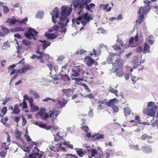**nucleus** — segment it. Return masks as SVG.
<instances>
[{
	"label": "nucleus",
	"mask_w": 158,
	"mask_h": 158,
	"mask_svg": "<svg viewBox=\"0 0 158 158\" xmlns=\"http://www.w3.org/2000/svg\"><path fill=\"white\" fill-rule=\"evenodd\" d=\"M74 90L73 89L69 88L68 89H62L61 90L63 95L67 97H70L73 94Z\"/></svg>",
	"instance_id": "9"
},
{
	"label": "nucleus",
	"mask_w": 158,
	"mask_h": 158,
	"mask_svg": "<svg viewBox=\"0 0 158 158\" xmlns=\"http://www.w3.org/2000/svg\"><path fill=\"white\" fill-rule=\"evenodd\" d=\"M151 125L154 127H157L158 129V119H156L153 123H151Z\"/></svg>",
	"instance_id": "57"
},
{
	"label": "nucleus",
	"mask_w": 158,
	"mask_h": 158,
	"mask_svg": "<svg viewBox=\"0 0 158 158\" xmlns=\"http://www.w3.org/2000/svg\"><path fill=\"white\" fill-rule=\"evenodd\" d=\"M119 69L116 68L114 70V72L116 73V75L119 77H122L124 74L123 72L122 71H118Z\"/></svg>",
	"instance_id": "19"
},
{
	"label": "nucleus",
	"mask_w": 158,
	"mask_h": 158,
	"mask_svg": "<svg viewBox=\"0 0 158 158\" xmlns=\"http://www.w3.org/2000/svg\"><path fill=\"white\" fill-rule=\"evenodd\" d=\"M22 43L26 46H28L31 45V43L30 41L23 40L22 41Z\"/></svg>",
	"instance_id": "45"
},
{
	"label": "nucleus",
	"mask_w": 158,
	"mask_h": 158,
	"mask_svg": "<svg viewBox=\"0 0 158 158\" xmlns=\"http://www.w3.org/2000/svg\"><path fill=\"white\" fill-rule=\"evenodd\" d=\"M58 24L60 25V27L63 29L62 30L60 31V32L61 33L65 32L66 30V28H64L66 26V24H65H65H64L63 23L61 22H59Z\"/></svg>",
	"instance_id": "24"
},
{
	"label": "nucleus",
	"mask_w": 158,
	"mask_h": 158,
	"mask_svg": "<svg viewBox=\"0 0 158 158\" xmlns=\"http://www.w3.org/2000/svg\"><path fill=\"white\" fill-rule=\"evenodd\" d=\"M80 0H75L73 2V5L75 9L77 8L78 7L79 10V6L81 5V4Z\"/></svg>",
	"instance_id": "28"
},
{
	"label": "nucleus",
	"mask_w": 158,
	"mask_h": 158,
	"mask_svg": "<svg viewBox=\"0 0 158 158\" xmlns=\"http://www.w3.org/2000/svg\"><path fill=\"white\" fill-rule=\"evenodd\" d=\"M142 48L141 46L138 47L136 49V51L138 52H142Z\"/></svg>",
	"instance_id": "64"
},
{
	"label": "nucleus",
	"mask_w": 158,
	"mask_h": 158,
	"mask_svg": "<svg viewBox=\"0 0 158 158\" xmlns=\"http://www.w3.org/2000/svg\"><path fill=\"white\" fill-rule=\"evenodd\" d=\"M20 112V110L17 104H15L14 106V108L11 113L15 114H18Z\"/></svg>",
	"instance_id": "21"
},
{
	"label": "nucleus",
	"mask_w": 158,
	"mask_h": 158,
	"mask_svg": "<svg viewBox=\"0 0 158 158\" xmlns=\"http://www.w3.org/2000/svg\"><path fill=\"white\" fill-rule=\"evenodd\" d=\"M49 117L50 118L52 117L56 118L59 114V111L55 109H53L52 111L50 110L49 111Z\"/></svg>",
	"instance_id": "15"
},
{
	"label": "nucleus",
	"mask_w": 158,
	"mask_h": 158,
	"mask_svg": "<svg viewBox=\"0 0 158 158\" xmlns=\"http://www.w3.org/2000/svg\"><path fill=\"white\" fill-rule=\"evenodd\" d=\"M135 116V120L138 121V122L139 123H140L141 121L140 120V116L138 115H136Z\"/></svg>",
	"instance_id": "58"
},
{
	"label": "nucleus",
	"mask_w": 158,
	"mask_h": 158,
	"mask_svg": "<svg viewBox=\"0 0 158 158\" xmlns=\"http://www.w3.org/2000/svg\"><path fill=\"white\" fill-rule=\"evenodd\" d=\"M114 103L113 102V99H110L108 101H106L105 104L109 107H111L114 105Z\"/></svg>",
	"instance_id": "32"
},
{
	"label": "nucleus",
	"mask_w": 158,
	"mask_h": 158,
	"mask_svg": "<svg viewBox=\"0 0 158 158\" xmlns=\"http://www.w3.org/2000/svg\"><path fill=\"white\" fill-rule=\"evenodd\" d=\"M65 156L66 157L64 158H78L77 156L74 155L68 154Z\"/></svg>",
	"instance_id": "50"
},
{
	"label": "nucleus",
	"mask_w": 158,
	"mask_h": 158,
	"mask_svg": "<svg viewBox=\"0 0 158 158\" xmlns=\"http://www.w3.org/2000/svg\"><path fill=\"white\" fill-rule=\"evenodd\" d=\"M150 47L148 44L146 43H145L144 47L143 50V53L146 54L148 52H150Z\"/></svg>",
	"instance_id": "18"
},
{
	"label": "nucleus",
	"mask_w": 158,
	"mask_h": 158,
	"mask_svg": "<svg viewBox=\"0 0 158 158\" xmlns=\"http://www.w3.org/2000/svg\"><path fill=\"white\" fill-rule=\"evenodd\" d=\"M17 21V20L15 19H13L9 18H8L6 20V22L8 23L10 25L14 24Z\"/></svg>",
	"instance_id": "23"
},
{
	"label": "nucleus",
	"mask_w": 158,
	"mask_h": 158,
	"mask_svg": "<svg viewBox=\"0 0 158 158\" xmlns=\"http://www.w3.org/2000/svg\"><path fill=\"white\" fill-rule=\"evenodd\" d=\"M15 30L16 32L18 31H24V29L23 28L20 27H16L15 28Z\"/></svg>",
	"instance_id": "59"
},
{
	"label": "nucleus",
	"mask_w": 158,
	"mask_h": 158,
	"mask_svg": "<svg viewBox=\"0 0 158 158\" xmlns=\"http://www.w3.org/2000/svg\"><path fill=\"white\" fill-rule=\"evenodd\" d=\"M93 18L92 17L91 14H89L88 13H85L82 15V16H79L78 18H76L72 19V22L73 24L75 23L77 25H79L80 23L79 21H81V23L82 25L85 26L91 20H93Z\"/></svg>",
	"instance_id": "1"
},
{
	"label": "nucleus",
	"mask_w": 158,
	"mask_h": 158,
	"mask_svg": "<svg viewBox=\"0 0 158 158\" xmlns=\"http://www.w3.org/2000/svg\"><path fill=\"white\" fill-rule=\"evenodd\" d=\"M105 105L106 104H98V109H100L101 110H104L107 107Z\"/></svg>",
	"instance_id": "47"
},
{
	"label": "nucleus",
	"mask_w": 158,
	"mask_h": 158,
	"mask_svg": "<svg viewBox=\"0 0 158 158\" xmlns=\"http://www.w3.org/2000/svg\"><path fill=\"white\" fill-rule=\"evenodd\" d=\"M7 153L6 151H2L0 152V156L3 158L5 157Z\"/></svg>",
	"instance_id": "53"
},
{
	"label": "nucleus",
	"mask_w": 158,
	"mask_h": 158,
	"mask_svg": "<svg viewBox=\"0 0 158 158\" xmlns=\"http://www.w3.org/2000/svg\"><path fill=\"white\" fill-rule=\"evenodd\" d=\"M7 108L6 106H5L3 107L1 110V112L3 114L2 115H3V117L4 115L7 113Z\"/></svg>",
	"instance_id": "48"
},
{
	"label": "nucleus",
	"mask_w": 158,
	"mask_h": 158,
	"mask_svg": "<svg viewBox=\"0 0 158 158\" xmlns=\"http://www.w3.org/2000/svg\"><path fill=\"white\" fill-rule=\"evenodd\" d=\"M1 119L0 122L3 124L4 125H6V124L8 120V118L7 116H6L4 118H2Z\"/></svg>",
	"instance_id": "37"
},
{
	"label": "nucleus",
	"mask_w": 158,
	"mask_h": 158,
	"mask_svg": "<svg viewBox=\"0 0 158 158\" xmlns=\"http://www.w3.org/2000/svg\"><path fill=\"white\" fill-rule=\"evenodd\" d=\"M109 91L112 93L114 94L116 96H118V91L117 90L115 89L114 88L110 87L109 88Z\"/></svg>",
	"instance_id": "38"
},
{
	"label": "nucleus",
	"mask_w": 158,
	"mask_h": 158,
	"mask_svg": "<svg viewBox=\"0 0 158 158\" xmlns=\"http://www.w3.org/2000/svg\"><path fill=\"white\" fill-rule=\"evenodd\" d=\"M52 14V22L54 23H56V20L55 19L58 18L59 16L58 9L57 7H56L53 10Z\"/></svg>",
	"instance_id": "8"
},
{
	"label": "nucleus",
	"mask_w": 158,
	"mask_h": 158,
	"mask_svg": "<svg viewBox=\"0 0 158 158\" xmlns=\"http://www.w3.org/2000/svg\"><path fill=\"white\" fill-rule=\"evenodd\" d=\"M144 17L143 15H140L138 18V19L136 21V24H141L142 20L144 19Z\"/></svg>",
	"instance_id": "33"
},
{
	"label": "nucleus",
	"mask_w": 158,
	"mask_h": 158,
	"mask_svg": "<svg viewBox=\"0 0 158 158\" xmlns=\"http://www.w3.org/2000/svg\"><path fill=\"white\" fill-rule=\"evenodd\" d=\"M29 104L31 107V110L32 111H35L39 110V107L34 104L33 102V98H31V99Z\"/></svg>",
	"instance_id": "14"
},
{
	"label": "nucleus",
	"mask_w": 158,
	"mask_h": 158,
	"mask_svg": "<svg viewBox=\"0 0 158 158\" xmlns=\"http://www.w3.org/2000/svg\"><path fill=\"white\" fill-rule=\"evenodd\" d=\"M76 152L78 155L81 157H82L85 155V153L83 152L82 148H77L76 150Z\"/></svg>",
	"instance_id": "22"
},
{
	"label": "nucleus",
	"mask_w": 158,
	"mask_h": 158,
	"mask_svg": "<svg viewBox=\"0 0 158 158\" xmlns=\"http://www.w3.org/2000/svg\"><path fill=\"white\" fill-rule=\"evenodd\" d=\"M45 35L48 39L51 40L55 39L57 36L56 34L53 33L50 34L46 33Z\"/></svg>",
	"instance_id": "16"
},
{
	"label": "nucleus",
	"mask_w": 158,
	"mask_h": 158,
	"mask_svg": "<svg viewBox=\"0 0 158 158\" xmlns=\"http://www.w3.org/2000/svg\"><path fill=\"white\" fill-rule=\"evenodd\" d=\"M38 32L34 29L30 27L28 29V31L26 32L24 34L25 37L29 39H31L32 38L34 39L35 40L37 36V34Z\"/></svg>",
	"instance_id": "4"
},
{
	"label": "nucleus",
	"mask_w": 158,
	"mask_h": 158,
	"mask_svg": "<svg viewBox=\"0 0 158 158\" xmlns=\"http://www.w3.org/2000/svg\"><path fill=\"white\" fill-rule=\"evenodd\" d=\"M152 137L151 136H148L147 134H143L141 136L140 139L142 140H148L151 139Z\"/></svg>",
	"instance_id": "25"
},
{
	"label": "nucleus",
	"mask_w": 158,
	"mask_h": 158,
	"mask_svg": "<svg viewBox=\"0 0 158 158\" xmlns=\"http://www.w3.org/2000/svg\"><path fill=\"white\" fill-rule=\"evenodd\" d=\"M91 2V0H86L85 2H83L79 6V11L77 12L78 15H80L82 11L85 7L87 10L89 11L90 12L92 13L93 10L90 8V6L88 4V3Z\"/></svg>",
	"instance_id": "5"
},
{
	"label": "nucleus",
	"mask_w": 158,
	"mask_h": 158,
	"mask_svg": "<svg viewBox=\"0 0 158 158\" xmlns=\"http://www.w3.org/2000/svg\"><path fill=\"white\" fill-rule=\"evenodd\" d=\"M35 124L36 125L38 126L39 127L45 129L47 130H49L50 129L52 128L53 126L51 125L47 126L45 124L42 123H41L36 121L35 122Z\"/></svg>",
	"instance_id": "10"
},
{
	"label": "nucleus",
	"mask_w": 158,
	"mask_h": 158,
	"mask_svg": "<svg viewBox=\"0 0 158 158\" xmlns=\"http://www.w3.org/2000/svg\"><path fill=\"white\" fill-rule=\"evenodd\" d=\"M63 144L64 145H66L68 148L73 149V146L72 144L70 143V142L69 141L65 142L64 141L63 143Z\"/></svg>",
	"instance_id": "34"
},
{
	"label": "nucleus",
	"mask_w": 158,
	"mask_h": 158,
	"mask_svg": "<svg viewBox=\"0 0 158 158\" xmlns=\"http://www.w3.org/2000/svg\"><path fill=\"white\" fill-rule=\"evenodd\" d=\"M113 48L115 50H118L121 49V47L120 46L116 44H115L113 46Z\"/></svg>",
	"instance_id": "63"
},
{
	"label": "nucleus",
	"mask_w": 158,
	"mask_h": 158,
	"mask_svg": "<svg viewBox=\"0 0 158 158\" xmlns=\"http://www.w3.org/2000/svg\"><path fill=\"white\" fill-rule=\"evenodd\" d=\"M112 108L114 113L118 112L119 110V108L115 105L112 106Z\"/></svg>",
	"instance_id": "49"
},
{
	"label": "nucleus",
	"mask_w": 158,
	"mask_h": 158,
	"mask_svg": "<svg viewBox=\"0 0 158 158\" xmlns=\"http://www.w3.org/2000/svg\"><path fill=\"white\" fill-rule=\"evenodd\" d=\"M91 152L92 157H94L95 156V155L97 153L98 151L97 150L95 149H91Z\"/></svg>",
	"instance_id": "52"
},
{
	"label": "nucleus",
	"mask_w": 158,
	"mask_h": 158,
	"mask_svg": "<svg viewBox=\"0 0 158 158\" xmlns=\"http://www.w3.org/2000/svg\"><path fill=\"white\" fill-rule=\"evenodd\" d=\"M57 102L60 105L61 107H64L66 104L67 101L64 99L61 101L59 100H57Z\"/></svg>",
	"instance_id": "27"
},
{
	"label": "nucleus",
	"mask_w": 158,
	"mask_h": 158,
	"mask_svg": "<svg viewBox=\"0 0 158 158\" xmlns=\"http://www.w3.org/2000/svg\"><path fill=\"white\" fill-rule=\"evenodd\" d=\"M142 148L144 149V151L146 153L148 152H152V149L149 146L147 147H143Z\"/></svg>",
	"instance_id": "44"
},
{
	"label": "nucleus",
	"mask_w": 158,
	"mask_h": 158,
	"mask_svg": "<svg viewBox=\"0 0 158 158\" xmlns=\"http://www.w3.org/2000/svg\"><path fill=\"white\" fill-rule=\"evenodd\" d=\"M2 32L6 35L8 34L10 31L9 29L5 27H2L1 28Z\"/></svg>",
	"instance_id": "43"
},
{
	"label": "nucleus",
	"mask_w": 158,
	"mask_h": 158,
	"mask_svg": "<svg viewBox=\"0 0 158 158\" xmlns=\"http://www.w3.org/2000/svg\"><path fill=\"white\" fill-rule=\"evenodd\" d=\"M33 152L32 154L29 155V158H41L42 157V152L41 151V153H40L39 150L36 147H34Z\"/></svg>",
	"instance_id": "6"
},
{
	"label": "nucleus",
	"mask_w": 158,
	"mask_h": 158,
	"mask_svg": "<svg viewBox=\"0 0 158 158\" xmlns=\"http://www.w3.org/2000/svg\"><path fill=\"white\" fill-rule=\"evenodd\" d=\"M49 100H51L53 102H55V99L53 98H50L48 97L46 98H45L44 99H43L42 100V101L43 102H48Z\"/></svg>",
	"instance_id": "62"
},
{
	"label": "nucleus",
	"mask_w": 158,
	"mask_h": 158,
	"mask_svg": "<svg viewBox=\"0 0 158 158\" xmlns=\"http://www.w3.org/2000/svg\"><path fill=\"white\" fill-rule=\"evenodd\" d=\"M74 68H75L76 70L79 72L80 75L84 74L85 72L83 68L80 66H74Z\"/></svg>",
	"instance_id": "20"
},
{
	"label": "nucleus",
	"mask_w": 158,
	"mask_h": 158,
	"mask_svg": "<svg viewBox=\"0 0 158 158\" xmlns=\"http://www.w3.org/2000/svg\"><path fill=\"white\" fill-rule=\"evenodd\" d=\"M2 148L5 150H7L9 148L8 145H6V142H3L2 143Z\"/></svg>",
	"instance_id": "54"
},
{
	"label": "nucleus",
	"mask_w": 158,
	"mask_h": 158,
	"mask_svg": "<svg viewBox=\"0 0 158 158\" xmlns=\"http://www.w3.org/2000/svg\"><path fill=\"white\" fill-rule=\"evenodd\" d=\"M21 116H15L13 118V120L16 123H18L20 120Z\"/></svg>",
	"instance_id": "60"
},
{
	"label": "nucleus",
	"mask_w": 158,
	"mask_h": 158,
	"mask_svg": "<svg viewBox=\"0 0 158 158\" xmlns=\"http://www.w3.org/2000/svg\"><path fill=\"white\" fill-rule=\"evenodd\" d=\"M40 41L43 43L42 44V47L44 49H45L48 46H49L50 45V42H47L46 40H40Z\"/></svg>",
	"instance_id": "29"
},
{
	"label": "nucleus",
	"mask_w": 158,
	"mask_h": 158,
	"mask_svg": "<svg viewBox=\"0 0 158 158\" xmlns=\"http://www.w3.org/2000/svg\"><path fill=\"white\" fill-rule=\"evenodd\" d=\"M45 110L44 109H41L40 110L38 113V114L41 117V118H42L43 117L44 114L45 113Z\"/></svg>",
	"instance_id": "40"
},
{
	"label": "nucleus",
	"mask_w": 158,
	"mask_h": 158,
	"mask_svg": "<svg viewBox=\"0 0 158 158\" xmlns=\"http://www.w3.org/2000/svg\"><path fill=\"white\" fill-rule=\"evenodd\" d=\"M30 93L31 95L34 96L35 98L37 99L40 98V96L39 94L36 91L31 90L30 91Z\"/></svg>",
	"instance_id": "30"
},
{
	"label": "nucleus",
	"mask_w": 158,
	"mask_h": 158,
	"mask_svg": "<svg viewBox=\"0 0 158 158\" xmlns=\"http://www.w3.org/2000/svg\"><path fill=\"white\" fill-rule=\"evenodd\" d=\"M42 56H38L36 55L33 54L32 56L30 57L31 59H40V58H41Z\"/></svg>",
	"instance_id": "55"
},
{
	"label": "nucleus",
	"mask_w": 158,
	"mask_h": 158,
	"mask_svg": "<svg viewBox=\"0 0 158 158\" xmlns=\"http://www.w3.org/2000/svg\"><path fill=\"white\" fill-rule=\"evenodd\" d=\"M104 138V135L103 134L98 135V134H96L93 135L92 136V140L94 141L99 140L101 139H102Z\"/></svg>",
	"instance_id": "13"
},
{
	"label": "nucleus",
	"mask_w": 158,
	"mask_h": 158,
	"mask_svg": "<svg viewBox=\"0 0 158 158\" xmlns=\"http://www.w3.org/2000/svg\"><path fill=\"white\" fill-rule=\"evenodd\" d=\"M100 7L101 8H102L103 10H105L107 12L110 11L111 10V7H109V5L107 4L105 5L101 4L100 5Z\"/></svg>",
	"instance_id": "17"
},
{
	"label": "nucleus",
	"mask_w": 158,
	"mask_h": 158,
	"mask_svg": "<svg viewBox=\"0 0 158 158\" xmlns=\"http://www.w3.org/2000/svg\"><path fill=\"white\" fill-rule=\"evenodd\" d=\"M134 38V37H131L129 40V44L130 46L133 47L134 46L131 45V44L133 43Z\"/></svg>",
	"instance_id": "56"
},
{
	"label": "nucleus",
	"mask_w": 158,
	"mask_h": 158,
	"mask_svg": "<svg viewBox=\"0 0 158 158\" xmlns=\"http://www.w3.org/2000/svg\"><path fill=\"white\" fill-rule=\"evenodd\" d=\"M123 61L122 59L119 58L117 59L115 61V63L114 64H115L116 67L122 69L123 65Z\"/></svg>",
	"instance_id": "12"
},
{
	"label": "nucleus",
	"mask_w": 158,
	"mask_h": 158,
	"mask_svg": "<svg viewBox=\"0 0 158 158\" xmlns=\"http://www.w3.org/2000/svg\"><path fill=\"white\" fill-rule=\"evenodd\" d=\"M148 107L143 110V113L150 117H154L155 116V110L157 108V106L153 102H148Z\"/></svg>",
	"instance_id": "2"
},
{
	"label": "nucleus",
	"mask_w": 158,
	"mask_h": 158,
	"mask_svg": "<svg viewBox=\"0 0 158 158\" xmlns=\"http://www.w3.org/2000/svg\"><path fill=\"white\" fill-rule=\"evenodd\" d=\"M81 126H82L81 127V128L86 133L88 132L89 130V128L88 127L85 125H83Z\"/></svg>",
	"instance_id": "41"
},
{
	"label": "nucleus",
	"mask_w": 158,
	"mask_h": 158,
	"mask_svg": "<svg viewBox=\"0 0 158 158\" xmlns=\"http://www.w3.org/2000/svg\"><path fill=\"white\" fill-rule=\"evenodd\" d=\"M85 62L86 64L88 66H92L95 63V60L92 59L90 56H86L85 58Z\"/></svg>",
	"instance_id": "11"
},
{
	"label": "nucleus",
	"mask_w": 158,
	"mask_h": 158,
	"mask_svg": "<svg viewBox=\"0 0 158 158\" xmlns=\"http://www.w3.org/2000/svg\"><path fill=\"white\" fill-rule=\"evenodd\" d=\"M124 112L125 116L129 115L131 113V110L129 107H127L123 109Z\"/></svg>",
	"instance_id": "26"
},
{
	"label": "nucleus",
	"mask_w": 158,
	"mask_h": 158,
	"mask_svg": "<svg viewBox=\"0 0 158 158\" xmlns=\"http://www.w3.org/2000/svg\"><path fill=\"white\" fill-rule=\"evenodd\" d=\"M61 9L60 20L64 21L67 19V16L69 15L72 11V5L63 6L61 7Z\"/></svg>",
	"instance_id": "3"
},
{
	"label": "nucleus",
	"mask_w": 158,
	"mask_h": 158,
	"mask_svg": "<svg viewBox=\"0 0 158 158\" xmlns=\"http://www.w3.org/2000/svg\"><path fill=\"white\" fill-rule=\"evenodd\" d=\"M71 74L72 76L74 77H78L80 75L79 72L76 70L75 68L72 69Z\"/></svg>",
	"instance_id": "31"
},
{
	"label": "nucleus",
	"mask_w": 158,
	"mask_h": 158,
	"mask_svg": "<svg viewBox=\"0 0 158 158\" xmlns=\"http://www.w3.org/2000/svg\"><path fill=\"white\" fill-rule=\"evenodd\" d=\"M81 85L83 86L84 87L85 89L86 90H87L90 93L91 92V90L89 89L88 86L85 83H83L81 84Z\"/></svg>",
	"instance_id": "51"
},
{
	"label": "nucleus",
	"mask_w": 158,
	"mask_h": 158,
	"mask_svg": "<svg viewBox=\"0 0 158 158\" xmlns=\"http://www.w3.org/2000/svg\"><path fill=\"white\" fill-rule=\"evenodd\" d=\"M62 136H60V132H57L56 134L55 137V141H59L61 138Z\"/></svg>",
	"instance_id": "42"
},
{
	"label": "nucleus",
	"mask_w": 158,
	"mask_h": 158,
	"mask_svg": "<svg viewBox=\"0 0 158 158\" xmlns=\"http://www.w3.org/2000/svg\"><path fill=\"white\" fill-rule=\"evenodd\" d=\"M3 9V13L5 14H7L9 11V9L8 7L5 5H3L2 6Z\"/></svg>",
	"instance_id": "46"
},
{
	"label": "nucleus",
	"mask_w": 158,
	"mask_h": 158,
	"mask_svg": "<svg viewBox=\"0 0 158 158\" xmlns=\"http://www.w3.org/2000/svg\"><path fill=\"white\" fill-rule=\"evenodd\" d=\"M15 138L17 139H22L21 138V132L20 131H19L18 130H17L15 132Z\"/></svg>",
	"instance_id": "35"
},
{
	"label": "nucleus",
	"mask_w": 158,
	"mask_h": 158,
	"mask_svg": "<svg viewBox=\"0 0 158 158\" xmlns=\"http://www.w3.org/2000/svg\"><path fill=\"white\" fill-rule=\"evenodd\" d=\"M22 118L23 120L22 125L23 126H25L27 124V121L23 116H22Z\"/></svg>",
	"instance_id": "61"
},
{
	"label": "nucleus",
	"mask_w": 158,
	"mask_h": 158,
	"mask_svg": "<svg viewBox=\"0 0 158 158\" xmlns=\"http://www.w3.org/2000/svg\"><path fill=\"white\" fill-rule=\"evenodd\" d=\"M61 76L64 81H68L70 79V78L67 74H62Z\"/></svg>",
	"instance_id": "36"
},
{
	"label": "nucleus",
	"mask_w": 158,
	"mask_h": 158,
	"mask_svg": "<svg viewBox=\"0 0 158 158\" xmlns=\"http://www.w3.org/2000/svg\"><path fill=\"white\" fill-rule=\"evenodd\" d=\"M151 9L149 5H147L145 6H141L138 11V14H142V15H145Z\"/></svg>",
	"instance_id": "7"
},
{
	"label": "nucleus",
	"mask_w": 158,
	"mask_h": 158,
	"mask_svg": "<svg viewBox=\"0 0 158 158\" xmlns=\"http://www.w3.org/2000/svg\"><path fill=\"white\" fill-rule=\"evenodd\" d=\"M20 105L22 106L23 109L28 108L27 103L25 100H23V102L20 104Z\"/></svg>",
	"instance_id": "39"
}]
</instances>
